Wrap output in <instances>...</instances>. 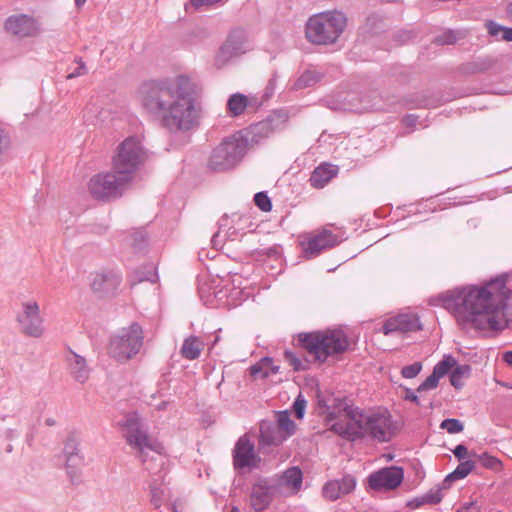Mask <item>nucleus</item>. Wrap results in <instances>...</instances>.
Segmentation results:
<instances>
[{
  "mask_svg": "<svg viewBox=\"0 0 512 512\" xmlns=\"http://www.w3.org/2000/svg\"><path fill=\"white\" fill-rule=\"evenodd\" d=\"M306 404L307 401L301 394H299L294 400L292 408L297 419H302L304 417Z\"/></svg>",
  "mask_w": 512,
  "mask_h": 512,
  "instance_id": "obj_50",
  "label": "nucleus"
},
{
  "mask_svg": "<svg viewBox=\"0 0 512 512\" xmlns=\"http://www.w3.org/2000/svg\"><path fill=\"white\" fill-rule=\"evenodd\" d=\"M476 468V461L465 460L461 461L460 464L448 474V480H461L467 477Z\"/></svg>",
  "mask_w": 512,
  "mask_h": 512,
  "instance_id": "obj_36",
  "label": "nucleus"
},
{
  "mask_svg": "<svg viewBox=\"0 0 512 512\" xmlns=\"http://www.w3.org/2000/svg\"><path fill=\"white\" fill-rule=\"evenodd\" d=\"M81 466L82 465L68 466L66 464L67 475L72 484H78L80 482V472L78 468Z\"/></svg>",
  "mask_w": 512,
  "mask_h": 512,
  "instance_id": "obj_52",
  "label": "nucleus"
},
{
  "mask_svg": "<svg viewBox=\"0 0 512 512\" xmlns=\"http://www.w3.org/2000/svg\"><path fill=\"white\" fill-rule=\"evenodd\" d=\"M503 360L506 362L509 366L512 367V351H507L503 354Z\"/></svg>",
  "mask_w": 512,
  "mask_h": 512,
  "instance_id": "obj_64",
  "label": "nucleus"
},
{
  "mask_svg": "<svg viewBox=\"0 0 512 512\" xmlns=\"http://www.w3.org/2000/svg\"><path fill=\"white\" fill-rule=\"evenodd\" d=\"M136 278L138 282L148 281L151 283L156 282L158 275L153 265H146L136 271Z\"/></svg>",
  "mask_w": 512,
  "mask_h": 512,
  "instance_id": "obj_43",
  "label": "nucleus"
},
{
  "mask_svg": "<svg viewBox=\"0 0 512 512\" xmlns=\"http://www.w3.org/2000/svg\"><path fill=\"white\" fill-rule=\"evenodd\" d=\"M250 105V100L246 95L242 93H234L230 95L227 100L226 110L231 117H238Z\"/></svg>",
  "mask_w": 512,
  "mask_h": 512,
  "instance_id": "obj_29",
  "label": "nucleus"
},
{
  "mask_svg": "<svg viewBox=\"0 0 512 512\" xmlns=\"http://www.w3.org/2000/svg\"><path fill=\"white\" fill-rule=\"evenodd\" d=\"M121 283V276L114 272H102L95 275L91 287L100 296L114 295Z\"/></svg>",
  "mask_w": 512,
  "mask_h": 512,
  "instance_id": "obj_23",
  "label": "nucleus"
},
{
  "mask_svg": "<svg viewBox=\"0 0 512 512\" xmlns=\"http://www.w3.org/2000/svg\"><path fill=\"white\" fill-rule=\"evenodd\" d=\"M470 455L476 458V464L479 463L486 469L497 471L501 467V461L497 457L491 456L488 453L477 454L473 452Z\"/></svg>",
  "mask_w": 512,
  "mask_h": 512,
  "instance_id": "obj_39",
  "label": "nucleus"
},
{
  "mask_svg": "<svg viewBox=\"0 0 512 512\" xmlns=\"http://www.w3.org/2000/svg\"><path fill=\"white\" fill-rule=\"evenodd\" d=\"M316 397H317V404H318V407L320 409H322L323 411L321 413H325L327 414V410H328V406H329V401L330 399H325L322 394H321V391L318 390L317 391V394H316Z\"/></svg>",
  "mask_w": 512,
  "mask_h": 512,
  "instance_id": "obj_57",
  "label": "nucleus"
},
{
  "mask_svg": "<svg viewBox=\"0 0 512 512\" xmlns=\"http://www.w3.org/2000/svg\"><path fill=\"white\" fill-rule=\"evenodd\" d=\"M275 88H276V78L272 77L267 83L265 92L263 94V99L268 100L274 94Z\"/></svg>",
  "mask_w": 512,
  "mask_h": 512,
  "instance_id": "obj_56",
  "label": "nucleus"
},
{
  "mask_svg": "<svg viewBox=\"0 0 512 512\" xmlns=\"http://www.w3.org/2000/svg\"><path fill=\"white\" fill-rule=\"evenodd\" d=\"M148 238L143 231H137L133 234V248L137 252H143L147 246Z\"/></svg>",
  "mask_w": 512,
  "mask_h": 512,
  "instance_id": "obj_49",
  "label": "nucleus"
},
{
  "mask_svg": "<svg viewBox=\"0 0 512 512\" xmlns=\"http://www.w3.org/2000/svg\"><path fill=\"white\" fill-rule=\"evenodd\" d=\"M77 62H78V66L72 72H70L68 74V76H67L68 79H73L78 76H82V75L86 74L87 69H86L85 64L81 61V59H79Z\"/></svg>",
  "mask_w": 512,
  "mask_h": 512,
  "instance_id": "obj_54",
  "label": "nucleus"
},
{
  "mask_svg": "<svg viewBox=\"0 0 512 512\" xmlns=\"http://www.w3.org/2000/svg\"><path fill=\"white\" fill-rule=\"evenodd\" d=\"M335 481L338 482V484L340 485L339 488H341V492L343 495L351 493L356 486V480L351 475H345L342 479Z\"/></svg>",
  "mask_w": 512,
  "mask_h": 512,
  "instance_id": "obj_47",
  "label": "nucleus"
},
{
  "mask_svg": "<svg viewBox=\"0 0 512 512\" xmlns=\"http://www.w3.org/2000/svg\"><path fill=\"white\" fill-rule=\"evenodd\" d=\"M7 33L18 38L33 37L39 32V25L35 18L26 14L9 16L4 24Z\"/></svg>",
  "mask_w": 512,
  "mask_h": 512,
  "instance_id": "obj_18",
  "label": "nucleus"
},
{
  "mask_svg": "<svg viewBox=\"0 0 512 512\" xmlns=\"http://www.w3.org/2000/svg\"><path fill=\"white\" fill-rule=\"evenodd\" d=\"M454 480H448V475L444 478V480L442 481L441 483V486L437 487L436 489H440V492L442 491V489H447L450 487L451 483L453 482Z\"/></svg>",
  "mask_w": 512,
  "mask_h": 512,
  "instance_id": "obj_63",
  "label": "nucleus"
},
{
  "mask_svg": "<svg viewBox=\"0 0 512 512\" xmlns=\"http://www.w3.org/2000/svg\"><path fill=\"white\" fill-rule=\"evenodd\" d=\"M340 485L335 480L328 481L322 489L323 496L330 500L335 501L339 499L343 494L341 492Z\"/></svg>",
  "mask_w": 512,
  "mask_h": 512,
  "instance_id": "obj_42",
  "label": "nucleus"
},
{
  "mask_svg": "<svg viewBox=\"0 0 512 512\" xmlns=\"http://www.w3.org/2000/svg\"><path fill=\"white\" fill-rule=\"evenodd\" d=\"M341 240L331 231L324 229L322 232L312 236L306 243H303V253L305 258L312 259L320 255L323 251L337 246Z\"/></svg>",
  "mask_w": 512,
  "mask_h": 512,
  "instance_id": "obj_19",
  "label": "nucleus"
},
{
  "mask_svg": "<svg viewBox=\"0 0 512 512\" xmlns=\"http://www.w3.org/2000/svg\"><path fill=\"white\" fill-rule=\"evenodd\" d=\"M259 253L261 255H266L268 257L278 258L280 255L279 246H273V247H270L267 249H263V250L259 251Z\"/></svg>",
  "mask_w": 512,
  "mask_h": 512,
  "instance_id": "obj_58",
  "label": "nucleus"
},
{
  "mask_svg": "<svg viewBox=\"0 0 512 512\" xmlns=\"http://www.w3.org/2000/svg\"><path fill=\"white\" fill-rule=\"evenodd\" d=\"M199 94L198 84L186 75L151 80L140 88L143 108L159 118L161 125L171 133L187 132L198 126Z\"/></svg>",
  "mask_w": 512,
  "mask_h": 512,
  "instance_id": "obj_2",
  "label": "nucleus"
},
{
  "mask_svg": "<svg viewBox=\"0 0 512 512\" xmlns=\"http://www.w3.org/2000/svg\"><path fill=\"white\" fill-rule=\"evenodd\" d=\"M461 70L466 74H477L479 73L478 70H476V63L470 62L466 63L461 67Z\"/></svg>",
  "mask_w": 512,
  "mask_h": 512,
  "instance_id": "obj_60",
  "label": "nucleus"
},
{
  "mask_svg": "<svg viewBox=\"0 0 512 512\" xmlns=\"http://www.w3.org/2000/svg\"><path fill=\"white\" fill-rule=\"evenodd\" d=\"M248 138L232 135L225 138L213 151L208 167L214 172H223L235 167L244 157L248 147Z\"/></svg>",
  "mask_w": 512,
  "mask_h": 512,
  "instance_id": "obj_7",
  "label": "nucleus"
},
{
  "mask_svg": "<svg viewBox=\"0 0 512 512\" xmlns=\"http://www.w3.org/2000/svg\"><path fill=\"white\" fill-rule=\"evenodd\" d=\"M279 369L280 367L278 365H274L273 362L272 364H268V366L265 367V370L269 371V375L278 373Z\"/></svg>",
  "mask_w": 512,
  "mask_h": 512,
  "instance_id": "obj_62",
  "label": "nucleus"
},
{
  "mask_svg": "<svg viewBox=\"0 0 512 512\" xmlns=\"http://www.w3.org/2000/svg\"><path fill=\"white\" fill-rule=\"evenodd\" d=\"M233 467L237 472H242L244 469L253 470L259 468L261 457L256 453L254 443L244 435L241 436L233 450Z\"/></svg>",
  "mask_w": 512,
  "mask_h": 512,
  "instance_id": "obj_13",
  "label": "nucleus"
},
{
  "mask_svg": "<svg viewBox=\"0 0 512 512\" xmlns=\"http://www.w3.org/2000/svg\"><path fill=\"white\" fill-rule=\"evenodd\" d=\"M440 428L446 430L449 434H458L464 430V424L456 418H446L441 424Z\"/></svg>",
  "mask_w": 512,
  "mask_h": 512,
  "instance_id": "obj_44",
  "label": "nucleus"
},
{
  "mask_svg": "<svg viewBox=\"0 0 512 512\" xmlns=\"http://www.w3.org/2000/svg\"><path fill=\"white\" fill-rule=\"evenodd\" d=\"M337 174L336 166L321 164L311 173L309 182L314 188H323Z\"/></svg>",
  "mask_w": 512,
  "mask_h": 512,
  "instance_id": "obj_27",
  "label": "nucleus"
},
{
  "mask_svg": "<svg viewBox=\"0 0 512 512\" xmlns=\"http://www.w3.org/2000/svg\"><path fill=\"white\" fill-rule=\"evenodd\" d=\"M464 37L465 32L461 30L446 29L441 34L435 36L432 42L439 46L453 45Z\"/></svg>",
  "mask_w": 512,
  "mask_h": 512,
  "instance_id": "obj_33",
  "label": "nucleus"
},
{
  "mask_svg": "<svg viewBox=\"0 0 512 512\" xmlns=\"http://www.w3.org/2000/svg\"><path fill=\"white\" fill-rule=\"evenodd\" d=\"M422 324L417 314L405 313L386 320L381 328L384 335H391L394 332H416L422 330Z\"/></svg>",
  "mask_w": 512,
  "mask_h": 512,
  "instance_id": "obj_20",
  "label": "nucleus"
},
{
  "mask_svg": "<svg viewBox=\"0 0 512 512\" xmlns=\"http://www.w3.org/2000/svg\"><path fill=\"white\" fill-rule=\"evenodd\" d=\"M404 480V470L400 466H388L371 473L368 478V485L372 490H394Z\"/></svg>",
  "mask_w": 512,
  "mask_h": 512,
  "instance_id": "obj_14",
  "label": "nucleus"
},
{
  "mask_svg": "<svg viewBox=\"0 0 512 512\" xmlns=\"http://www.w3.org/2000/svg\"><path fill=\"white\" fill-rule=\"evenodd\" d=\"M471 374V366L468 364H458L450 372V383L455 389H461L464 385L463 378H468Z\"/></svg>",
  "mask_w": 512,
  "mask_h": 512,
  "instance_id": "obj_32",
  "label": "nucleus"
},
{
  "mask_svg": "<svg viewBox=\"0 0 512 512\" xmlns=\"http://www.w3.org/2000/svg\"><path fill=\"white\" fill-rule=\"evenodd\" d=\"M283 357L286 362L289 363L290 366H292L293 370L296 372L300 371H306L310 367V362L305 359L301 360L293 351L291 350H285L283 353Z\"/></svg>",
  "mask_w": 512,
  "mask_h": 512,
  "instance_id": "obj_38",
  "label": "nucleus"
},
{
  "mask_svg": "<svg viewBox=\"0 0 512 512\" xmlns=\"http://www.w3.org/2000/svg\"><path fill=\"white\" fill-rule=\"evenodd\" d=\"M277 485L268 478L259 477L252 485L249 496L250 507L255 512L266 510L273 501V493Z\"/></svg>",
  "mask_w": 512,
  "mask_h": 512,
  "instance_id": "obj_17",
  "label": "nucleus"
},
{
  "mask_svg": "<svg viewBox=\"0 0 512 512\" xmlns=\"http://www.w3.org/2000/svg\"><path fill=\"white\" fill-rule=\"evenodd\" d=\"M509 277V273H502L483 286L456 288L432 297L429 303L451 312L461 329L472 327L482 333L502 331L506 325L499 320V314L512 299V290L506 286Z\"/></svg>",
  "mask_w": 512,
  "mask_h": 512,
  "instance_id": "obj_1",
  "label": "nucleus"
},
{
  "mask_svg": "<svg viewBox=\"0 0 512 512\" xmlns=\"http://www.w3.org/2000/svg\"><path fill=\"white\" fill-rule=\"evenodd\" d=\"M323 75L315 70H306L296 80L295 87L297 89H304L311 87L322 79Z\"/></svg>",
  "mask_w": 512,
  "mask_h": 512,
  "instance_id": "obj_37",
  "label": "nucleus"
},
{
  "mask_svg": "<svg viewBox=\"0 0 512 512\" xmlns=\"http://www.w3.org/2000/svg\"><path fill=\"white\" fill-rule=\"evenodd\" d=\"M7 136L3 129L0 128V156L3 154V152L7 148Z\"/></svg>",
  "mask_w": 512,
  "mask_h": 512,
  "instance_id": "obj_61",
  "label": "nucleus"
},
{
  "mask_svg": "<svg viewBox=\"0 0 512 512\" xmlns=\"http://www.w3.org/2000/svg\"><path fill=\"white\" fill-rule=\"evenodd\" d=\"M403 390L405 393L403 396L404 400L410 401L418 406L421 405L418 395L412 389L408 387H403Z\"/></svg>",
  "mask_w": 512,
  "mask_h": 512,
  "instance_id": "obj_53",
  "label": "nucleus"
},
{
  "mask_svg": "<svg viewBox=\"0 0 512 512\" xmlns=\"http://www.w3.org/2000/svg\"><path fill=\"white\" fill-rule=\"evenodd\" d=\"M326 414V422L331 423L329 430L341 438L355 442L361 437L359 426L360 408L355 407L346 397H331Z\"/></svg>",
  "mask_w": 512,
  "mask_h": 512,
  "instance_id": "obj_4",
  "label": "nucleus"
},
{
  "mask_svg": "<svg viewBox=\"0 0 512 512\" xmlns=\"http://www.w3.org/2000/svg\"><path fill=\"white\" fill-rule=\"evenodd\" d=\"M79 445L80 438L77 433H69L63 448V453L65 455L66 463L68 466L84 464V456L80 452Z\"/></svg>",
  "mask_w": 512,
  "mask_h": 512,
  "instance_id": "obj_25",
  "label": "nucleus"
},
{
  "mask_svg": "<svg viewBox=\"0 0 512 512\" xmlns=\"http://www.w3.org/2000/svg\"><path fill=\"white\" fill-rule=\"evenodd\" d=\"M476 70L479 73H483L489 69H491L495 65V60L491 57L480 58L475 61Z\"/></svg>",
  "mask_w": 512,
  "mask_h": 512,
  "instance_id": "obj_51",
  "label": "nucleus"
},
{
  "mask_svg": "<svg viewBox=\"0 0 512 512\" xmlns=\"http://www.w3.org/2000/svg\"><path fill=\"white\" fill-rule=\"evenodd\" d=\"M452 453L459 461H461L468 455V448L464 444H458L452 450Z\"/></svg>",
  "mask_w": 512,
  "mask_h": 512,
  "instance_id": "obj_55",
  "label": "nucleus"
},
{
  "mask_svg": "<svg viewBox=\"0 0 512 512\" xmlns=\"http://www.w3.org/2000/svg\"><path fill=\"white\" fill-rule=\"evenodd\" d=\"M255 205L263 212H270L272 210V202L267 192L261 191L254 195Z\"/></svg>",
  "mask_w": 512,
  "mask_h": 512,
  "instance_id": "obj_46",
  "label": "nucleus"
},
{
  "mask_svg": "<svg viewBox=\"0 0 512 512\" xmlns=\"http://www.w3.org/2000/svg\"><path fill=\"white\" fill-rule=\"evenodd\" d=\"M297 341L301 348L313 356L314 361L321 364L329 357L345 353L350 346L348 336L337 329L302 332L297 335Z\"/></svg>",
  "mask_w": 512,
  "mask_h": 512,
  "instance_id": "obj_3",
  "label": "nucleus"
},
{
  "mask_svg": "<svg viewBox=\"0 0 512 512\" xmlns=\"http://www.w3.org/2000/svg\"><path fill=\"white\" fill-rule=\"evenodd\" d=\"M149 489H150L151 504L156 509L160 508L163 503V495H164L163 489L160 488L155 481L149 484Z\"/></svg>",
  "mask_w": 512,
  "mask_h": 512,
  "instance_id": "obj_45",
  "label": "nucleus"
},
{
  "mask_svg": "<svg viewBox=\"0 0 512 512\" xmlns=\"http://www.w3.org/2000/svg\"><path fill=\"white\" fill-rule=\"evenodd\" d=\"M128 184L125 178L111 170L94 175L89 181L88 189L94 199L107 202L120 198Z\"/></svg>",
  "mask_w": 512,
  "mask_h": 512,
  "instance_id": "obj_9",
  "label": "nucleus"
},
{
  "mask_svg": "<svg viewBox=\"0 0 512 512\" xmlns=\"http://www.w3.org/2000/svg\"><path fill=\"white\" fill-rule=\"evenodd\" d=\"M145 159L146 153L141 142L137 137L130 136L118 145L112 158V170L130 183Z\"/></svg>",
  "mask_w": 512,
  "mask_h": 512,
  "instance_id": "obj_6",
  "label": "nucleus"
},
{
  "mask_svg": "<svg viewBox=\"0 0 512 512\" xmlns=\"http://www.w3.org/2000/svg\"><path fill=\"white\" fill-rule=\"evenodd\" d=\"M202 343L195 336L186 338L181 347V354L185 359L195 360L200 356Z\"/></svg>",
  "mask_w": 512,
  "mask_h": 512,
  "instance_id": "obj_31",
  "label": "nucleus"
},
{
  "mask_svg": "<svg viewBox=\"0 0 512 512\" xmlns=\"http://www.w3.org/2000/svg\"><path fill=\"white\" fill-rule=\"evenodd\" d=\"M67 362L69 364L70 372L77 382L84 383L88 380L89 368L87 367L85 358L73 351H70V354L67 357Z\"/></svg>",
  "mask_w": 512,
  "mask_h": 512,
  "instance_id": "obj_26",
  "label": "nucleus"
},
{
  "mask_svg": "<svg viewBox=\"0 0 512 512\" xmlns=\"http://www.w3.org/2000/svg\"><path fill=\"white\" fill-rule=\"evenodd\" d=\"M142 344V327L138 323H132L128 328H122L111 336L107 351L109 356L123 363L134 357Z\"/></svg>",
  "mask_w": 512,
  "mask_h": 512,
  "instance_id": "obj_8",
  "label": "nucleus"
},
{
  "mask_svg": "<svg viewBox=\"0 0 512 512\" xmlns=\"http://www.w3.org/2000/svg\"><path fill=\"white\" fill-rule=\"evenodd\" d=\"M446 100H442L441 97L436 95L435 93L431 91H422V92H416L410 95H407L402 103L399 102H391L387 105H380L377 103H374L369 106H365L364 109L368 110H395L396 105H400L403 107H406L408 109H430L435 108L442 103H444Z\"/></svg>",
  "mask_w": 512,
  "mask_h": 512,
  "instance_id": "obj_12",
  "label": "nucleus"
},
{
  "mask_svg": "<svg viewBox=\"0 0 512 512\" xmlns=\"http://www.w3.org/2000/svg\"><path fill=\"white\" fill-rule=\"evenodd\" d=\"M485 27L488 34L497 40L512 42V27H506L493 20H487Z\"/></svg>",
  "mask_w": 512,
  "mask_h": 512,
  "instance_id": "obj_30",
  "label": "nucleus"
},
{
  "mask_svg": "<svg viewBox=\"0 0 512 512\" xmlns=\"http://www.w3.org/2000/svg\"><path fill=\"white\" fill-rule=\"evenodd\" d=\"M275 425L278 426L279 430L282 431L287 439L295 433L296 424L290 418V415L287 411L278 412Z\"/></svg>",
  "mask_w": 512,
  "mask_h": 512,
  "instance_id": "obj_35",
  "label": "nucleus"
},
{
  "mask_svg": "<svg viewBox=\"0 0 512 512\" xmlns=\"http://www.w3.org/2000/svg\"><path fill=\"white\" fill-rule=\"evenodd\" d=\"M418 116L415 114H408L403 118V123L407 127H414L418 121Z\"/></svg>",
  "mask_w": 512,
  "mask_h": 512,
  "instance_id": "obj_59",
  "label": "nucleus"
},
{
  "mask_svg": "<svg viewBox=\"0 0 512 512\" xmlns=\"http://www.w3.org/2000/svg\"><path fill=\"white\" fill-rule=\"evenodd\" d=\"M359 421L361 437L358 440L364 439L368 434L371 438L379 442H388L391 439V416L386 412H374L365 414L363 410L359 412Z\"/></svg>",
  "mask_w": 512,
  "mask_h": 512,
  "instance_id": "obj_10",
  "label": "nucleus"
},
{
  "mask_svg": "<svg viewBox=\"0 0 512 512\" xmlns=\"http://www.w3.org/2000/svg\"><path fill=\"white\" fill-rule=\"evenodd\" d=\"M281 479L285 485L299 489L302 485L303 473L298 466H292L283 472Z\"/></svg>",
  "mask_w": 512,
  "mask_h": 512,
  "instance_id": "obj_34",
  "label": "nucleus"
},
{
  "mask_svg": "<svg viewBox=\"0 0 512 512\" xmlns=\"http://www.w3.org/2000/svg\"><path fill=\"white\" fill-rule=\"evenodd\" d=\"M422 367L421 362H414L413 364L404 366L401 369V375L404 378L413 379L421 372Z\"/></svg>",
  "mask_w": 512,
  "mask_h": 512,
  "instance_id": "obj_48",
  "label": "nucleus"
},
{
  "mask_svg": "<svg viewBox=\"0 0 512 512\" xmlns=\"http://www.w3.org/2000/svg\"><path fill=\"white\" fill-rule=\"evenodd\" d=\"M457 361L451 356L446 355L433 368L432 373L417 387L418 393L433 390L437 388L440 378L444 377L454 368Z\"/></svg>",
  "mask_w": 512,
  "mask_h": 512,
  "instance_id": "obj_22",
  "label": "nucleus"
},
{
  "mask_svg": "<svg viewBox=\"0 0 512 512\" xmlns=\"http://www.w3.org/2000/svg\"><path fill=\"white\" fill-rule=\"evenodd\" d=\"M22 313L17 316L22 332L30 337L38 338L43 334L42 318L37 302L22 304Z\"/></svg>",
  "mask_w": 512,
  "mask_h": 512,
  "instance_id": "obj_16",
  "label": "nucleus"
},
{
  "mask_svg": "<svg viewBox=\"0 0 512 512\" xmlns=\"http://www.w3.org/2000/svg\"><path fill=\"white\" fill-rule=\"evenodd\" d=\"M443 499V494L440 493V489H431L424 495L414 497L407 501L406 507L410 510L418 509L424 505H436L439 504Z\"/></svg>",
  "mask_w": 512,
  "mask_h": 512,
  "instance_id": "obj_28",
  "label": "nucleus"
},
{
  "mask_svg": "<svg viewBox=\"0 0 512 512\" xmlns=\"http://www.w3.org/2000/svg\"><path fill=\"white\" fill-rule=\"evenodd\" d=\"M124 436L127 443L139 452V457L146 462L145 449L155 451V446L151 443L146 431L143 430L142 422L136 412L125 416L123 423Z\"/></svg>",
  "mask_w": 512,
  "mask_h": 512,
  "instance_id": "obj_11",
  "label": "nucleus"
},
{
  "mask_svg": "<svg viewBox=\"0 0 512 512\" xmlns=\"http://www.w3.org/2000/svg\"><path fill=\"white\" fill-rule=\"evenodd\" d=\"M286 436L279 430L278 426L271 421H262L259 427L258 448L262 453H269L271 447L281 445Z\"/></svg>",
  "mask_w": 512,
  "mask_h": 512,
  "instance_id": "obj_21",
  "label": "nucleus"
},
{
  "mask_svg": "<svg viewBox=\"0 0 512 512\" xmlns=\"http://www.w3.org/2000/svg\"><path fill=\"white\" fill-rule=\"evenodd\" d=\"M246 39V33L242 29L233 30L226 41L220 47L218 58L222 61H227L230 58L244 53V42Z\"/></svg>",
  "mask_w": 512,
  "mask_h": 512,
  "instance_id": "obj_24",
  "label": "nucleus"
},
{
  "mask_svg": "<svg viewBox=\"0 0 512 512\" xmlns=\"http://www.w3.org/2000/svg\"><path fill=\"white\" fill-rule=\"evenodd\" d=\"M364 33L378 34L383 30L382 18L377 14H371L366 18L365 24L361 28Z\"/></svg>",
  "mask_w": 512,
  "mask_h": 512,
  "instance_id": "obj_40",
  "label": "nucleus"
},
{
  "mask_svg": "<svg viewBox=\"0 0 512 512\" xmlns=\"http://www.w3.org/2000/svg\"><path fill=\"white\" fill-rule=\"evenodd\" d=\"M347 17L340 11H327L312 16L306 23L305 34L308 41L317 45L333 44L344 32Z\"/></svg>",
  "mask_w": 512,
  "mask_h": 512,
  "instance_id": "obj_5",
  "label": "nucleus"
},
{
  "mask_svg": "<svg viewBox=\"0 0 512 512\" xmlns=\"http://www.w3.org/2000/svg\"><path fill=\"white\" fill-rule=\"evenodd\" d=\"M288 120V113L285 110H275L265 119L250 125L248 134L252 143H258L268 138L275 130L280 128Z\"/></svg>",
  "mask_w": 512,
  "mask_h": 512,
  "instance_id": "obj_15",
  "label": "nucleus"
},
{
  "mask_svg": "<svg viewBox=\"0 0 512 512\" xmlns=\"http://www.w3.org/2000/svg\"><path fill=\"white\" fill-rule=\"evenodd\" d=\"M268 364H272V358L268 356L263 357L259 362L249 368L250 375L254 378H267L269 371L265 370V367L268 366Z\"/></svg>",
  "mask_w": 512,
  "mask_h": 512,
  "instance_id": "obj_41",
  "label": "nucleus"
}]
</instances>
